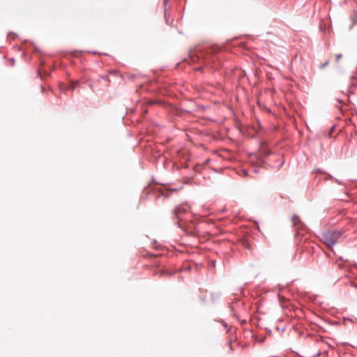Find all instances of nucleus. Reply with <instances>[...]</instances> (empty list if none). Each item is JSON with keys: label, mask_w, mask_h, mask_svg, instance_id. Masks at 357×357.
<instances>
[{"label": "nucleus", "mask_w": 357, "mask_h": 357, "mask_svg": "<svg viewBox=\"0 0 357 357\" xmlns=\"http://www.w3.org/2000/svg\"><path fill=\"white\" fill-rule=\"evenodd\" d=\"M343 233L344 232L342 231L336 229L324 232L321 234V241L328 248H332V247L342 236Z\"/></svg>", "instance_id": "obj_1"}, {"label": "nucleus", "mask_w": 357, "mask_h": 357, "mask_svg": "<svg viewBox=\"0 0 357 357\" xmlns=\"http://www.w3.org/2000/svg\"><path fill=\"white\" fill-rule=\"evenodd\" d=\"M190 208L188 204H183L176 207L173 211L174 217L178 220V222L181 221L183 220L182 215L190 211ZM177 224L179 225L178 222Z\"/></svg>", "instance_id": "obj_2"}, {"label": "nucleus", "mask_w": 357, "mask_h": 357, "mask_svg": "<svg viewBox=\"0 0 357 357\" xmlns=\"http://www.w3.org/2000/svg\"><path fill=\"white\" fill-rule=\"evenodd\" d=\"M293 225L296 227L297 231L303 229L304 225L300 220L299 217L294 215L291 218Z\"/></svg>", "instance_id": "obj_3"}, {"label": "nucleus", "mask_w": 357, "mask_h": 357, "mask_svg": "<svg viewBox=\"0 0 357 357\" xmlns=\"http://www.w3.org/2000/svg\"><path fill=\"white\" fill-rule=\"evenodd\" d=\"M241 244H242V246L244 247L245 248H247V249L250 248V245L249 242L245 239H243L241 241Z\"/></svg>", "instance_id": "obj_4"}, {"label": "nucleus", "mask_w": 357, "mask_h": 357, "mask_svg": "<svg viewBox=\"0 0 357 357\" xmlns=\"http://www.w3.org/2000/svg\"><path fill=\"white\" fill-rule=\"evenodd\" d=\"M158 274L160 275V277H162V275H171V273L167 271V270H162V271H160Z\"/></svg>", "instance_id": "obj_5"}, {"label": "nucleus", "mask_w": 357, "mask_h": 357, "mask_svg": "<svg viewBox=\"0 0 357 357\" xmlns=\"http://www.w3.org/2000/svg\"><path fill=\"white\" fill-rule=\"evenodd\" d=\"M170 0H163V4H164V7H165V10L166 9V6L168 3V2Z\"/></svg>", "instance_id": "obj_6"}, {"label": "nucleus", "mask_w": 357, "mask_h": 357, "mask_svg": "<svg viewBox=\"0 0 357 357\" xmlns=\"http://www.w3.org/2000/svg\"><path fill=\"white\" fill-rule=\"evenodd\" d=\"M349 284L351 287H357V284H354V282H353V280H350L349 281Z\"/></svg>", "instance_id": "obj_7"}, {"label": "nucleus", "mask_w": 357, "mask_h": 357, "mask_svg": "<svg viewBox=\"0 0 357 357\" xmlns=\"http://www.w3.org/2000/svg\"><path fill=\"white\" fill-rule=\"evenodd\" d=\"M335 56H336V61H338L341 59L342 54H336Z\"/></svg>", "instance_id": "obj_8"}, {"label": "nucleus", "mask_w": 357, "mask_h": 357, "mask_svg": "<svg viewBox=\"0 0 357 357\" xmlns=\"http://www.w3.org/2000/svg\"><path fill=\"white\" fill-rule=\"evenodd\" d=\"M210 60H212L213 62H214V60H213V56H211V57H208L206 61L205 62L207 63V62H209Z\"/></svg>", "instance_id": "obj_9"}, {"label": "nucleus", "mask_w": 357, "mask_h": 357, "mask_svg": "<svg viewBox=\"0 0 357 357\" xmlns=\"http://www.w3.org/2000/svg\"><path fill=\"white\" fill-rule=\"evenodd\" d=\"M280 162L278 165V167H280L284 163V160L282 157H280Z\"/></svg>", "instance_id": "obj_10"}, {"label": "nucleus", "mask_w": 357, "mask_h": 357, "mask_svg": "<svg viewBox=\"0 0 357 357\" xmlns=\"http://www.w3.org/2000/svg\"><path fill=\"white\" fill-rule=\"evenodd\" d=\"M228 345H229V347L230 350H232V347H231V342H228Z\"/></svg>", "instance_id": "obj_11"}, {"label": "nucleus", "mask_w": 357, "mask_h": 357, "mask_svg": "<svg viewBox=\"0 0 357 357\" xmlns=\"http://www.w3.org/2000/svg\"><path fill=\"white\" fill-rule=\"evenodd\" d=\"M13 63H14V60H13V59H12L11 63H13Z\"/></svg>", "instance_id": "obj_12"}, {"label": "nucleus", "mask_w": 357, "mask_h": 357, "mask_svg": "<svg viewBox=\"0 0 357 357\" xmlns=\"http://www.w3.org/2000/svg\"><path fill=\"white\" fill-rule=\"evenodd\" d=\"M13 63H14V60H13V59H12L11 63H13Z\"/></svg>", "instance_id": "obj_13"}, {"label": "nucleus", "mask_w": 357, "mask_h": 357, "mask_svg": "<svg viewBox=\"0 0 357 357\" xmlns=\"http://www.w3.org/2000/svg\"><path fill=\"white\" fill-rule=\"evenodd\" d=\"M338 266H339L340 268H341V264H338Z\"/></svg>", "instance_id": "obj_14"}]
</instances>
